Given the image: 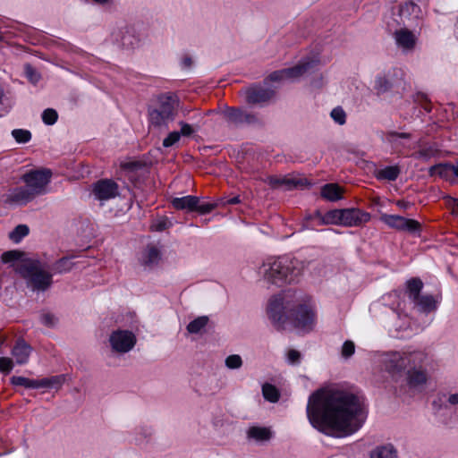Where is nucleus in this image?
Here are the masks:
<instances>
[{
    "mask_svg": "<svg viewBox=\"0 0 458 458\" xmlns=\"http://www.w3.org/2000/svg\"><path fill=\"white\" fill-rule=\"evenodd\" d=\"M307 415L314 428L336 437L353 434L366 419L364 404L359 396L334 389L313 393L309 398Z\"/></svg>",
    "mask_w": 458,
    "mask_h": 458,
    "instance_id": "obj_1",
    "label": "nucleus"
},
{
    "mask_svg": "<svg viewBox=\"0 0 458 458\" xmlns=\"http://www.w3.org/2000/svg\"><path fill=\"white\" fill-rule=\"evenodd\" d=\"M267 316L276 330H284L287 325H292L299 330L310 332L316 322L313 307L295 290L271 297Z\"/></svg>",
    "mask_w": 458,
    "mask_h": 458,
    "instance_id": "obj_2",
    "label": "nucleus"
},
{
    "mask_svg": "<svg viewBox=\"0 0 458 458\" xmlns=\"http://www.w3.org/2000/svg\"><path fill=\"white\" fill-rule=\"evenodd\" d=\"M259 272L267 284L284 287L300 281L302 264L298 259L287 256L268 258L263 262Z\"/></svg>",
    "mask_w": 458,
    "mask_h": 458,
    "instance_id": "obj_3",
    "label": "nucleus"
},
{
    "mask_svg": "<svg viewBox=\"0 0 458 458\" xmlns=\"http://www.w3.org/2000/svg\"><path fill=\"white\" fill-rule=\"evenodd\" d=\"M17 273L28 281L33 290L44 292L47 290L52 283V274L47 271L41 262L38 259L24 260L18 267Z\"/></svg>",
    "mask_w": 458,
    "mask_h": 458,
    "instance_id": "obj_4",
    "label": "nucleus"
},
{
    "mask_svg": "<svg viewBox=\"0 0 458 458\" xmlns=\"http://www.w3.org/2000/svg\"><path fill=\"white\" fill-rule=\"evenodd\" d=\"M424 360L425 354L420 352H394L386 354L385 365L389 373L396 375L403 372L407 373L408 369L422 365Z\"/></svg>",
    "mask_w": 458,
    "mask_h": 458,
    "instance_id": "obj_5",
    "label": "nucleus"
},
{
    "mask_svg": "<svg viewBox=\"0 0 458 458\" xmlns=\"http://www.w3.org/2000/svg\"><path fill=\"white\" fill-rule=\"evenodd\" d=\"M176 114L174 101L169 97H162L158 106L148 111L149 123L154 127L167 128L174 121Z\"/></svg>",
    "mask_w": 458,
    "mask_h": 458,
    "instance_id": "obj_6",
    "label": "nucleus"
},
{
    "mask_svg": "<svg viewBox=\"0 0 458 458\" xmlns=\"http://www.w3.org/2000/svg\"><path fill=\"white\" fill-rule=\"evenodd\" d=\"M51 177L52 171L50 169L41 168L25 173L21 180L36 196H39L46 193Z\"/></svg>",
    "mask_w": 458,
    "mask_h": 458,
    "instance_id": "obj_7",
    "label": "nucleus"
},
{
    "mask_svg": "<svg viewBox=\"0 0 458 458\" xmlns=\"http://www.w3.org/2000/svg\"><path fill=\"white\" fill-rule=\"evenodd\" d=\"M135 335L129 330H116L109 336L112 350L115 352L125 353L136 344Z\"/></svg>",
    "mask_w": 458,
    "mask_h": 458,
    "instance_id": "obj_8",
    "label": "nucleus"
},
{
    "mask_svg": "<svg viewBox=\"0 0 458 458\" xmlns=\"http://www.w3.org/2000/svg\"><path fill=\"white\" fill-rule=\"evenodd\" d=\"M221 114L227 123L237 127L244 124H255L259 123V118L256 114L240 108L226 106L221 111Z\"/></svg>",
    "mask_w": 458,
    "mask_h": 458,
    "instance_id": "obj_9",
    "label": "nucleus"
},
{
    "mask_svg": "<svg viewBox=\"0 0 458 458\" xmlns=\"http://www.w3.org/2000/svg\"><path fill=\"white\" fill-rule=\"evenodd\" d=\"M380 219L388 226L400 231L415 233L420 229V224L417 220L405 218L397 215L383 214Z\"/></svg>",
    "mask_w": 458,
    "mask_h": 458,
    "instance_id": "obj_10",
    "label": "nucleus"
},
{
    "mask_svg": "<svg viewBox=\"0 0 458 458\" xmlns=\"http://www.w3.org/2000/svg\"><path fill=\"white\" fill-rule=\"evenodd\" d=\"M380 219L388 226L400 231L415 233L420 229V224L417 220L405 218L397 215L383 214Z\"/></svg>",
    "mask_w": 458,
    "mask_h": 458,
    "instance_id": "obj_11",
    "label": "nucleus"
},
{
    "mask_svg": "<svg viewBox=\"0 0 458 458\" xmlns=\"http://www.w3.org/2000/svg\"><path fill=\"white\" fill-rule=\"evenodd\" d=\"M114 39L120 43L123 47H134L139 43V36L133 26L123 25L113 31Z\"/></svg>",
    "mask_w": 458,
    "mask_h": 458,
    "instance_id": "obj_12",
    "label": "nucleus"
},
{
    "mask_svg": "<svg viewBox=\"0 0 458 458\" xmlns=\"http://www.w3.org/2000/svg\"><path fill=\"white\" fill-rule=\"evenodd\" d=\"M93 193L101 201L108 200L118 195V185L112 180H99L94 183Z\"/></svg>",
    "mask_w": 458,
    "mask_h": 458,
    "instance_id": "obj_13",
    "label": "nucleus"
},
{
    "mask_svg": "<svg viewBox=\"0 0 458 458\" xmlns=\"http://www.w3.org/2000/svg\"><path fill=\"white\" fill-rule=\"evenodd\" d=\"M341 225L344 226H360L369 221L370 215L368 212L359 208H344L342 209Z\"/></svg>",
    "mask_w": 458,
    "mask_h": 458,
    "instance_id": "obj_14",
    "label": "nucleus"
},
{
    "mask_svg": "<svg viewBox=\"0 0 458 458\" xmlns=\"http://www.w3.org/2000/svg\"><path fill=\"white\" fill-rule=\"evenodd\" d=\"M37 196L26 185L11 191L5 199L8 204L25 205L33 200Z\"/></svg>",
    "mask_w": 458,
    "mask_h": 458,
    "instance_id": "obj_15",
    "label": "nucleus"
},
{
    "mask_svg": "<svg viewBox=\"0 0 458 458\" xmlns=\"http://www.w3.org/2000/svg\"><path fill=\"white\" fill-rule=\"evenodd\" d=\"M275 96V90L268 88L253 87L247 90L246 100L249 104H262Z\"/></svg>",
    "mask_w": 458,
    "mask_h": 458,
    "instance_id": "obj_16",
    "label": "nucleus"
},
{
    "mask_svg": "<svg viewBox=\"0 0 458 458\" xmlns=\"http://www.w3.org/2000/svg\"><path fill=\"white\" fill-rule=\"evenodd\" d=\"M394 38L398 47L404 51L412 50L415 47L417 38L407 29H401L394 32Z\"/></svg>",
    "mask_w": 458,
    "mask_h": 458,
    "instance_id": "obj_17",
    "label": "nucleus"
},
{
    "mask_svg": "<svg viewBox=\"0 0 458 458\" xmlns=\"http://www.w3.org/2000/svg\"><path fill=\"white\" fill-rule=\"evenodd\" d=\"M25 252L19 250H12L4 251L1 255V260L4 264H9L13 267L17 273L18 267L23 263L24 260H32L25 257Z\"/></svg>",
    "mask_w": 458,
    "mask_h": 458,
    "instance_id": "obj_18",
    "label": "nucleus"
},
{
    "mask_svg": "<svg viewBox=\"0 0 458 458\" xmlns=\"http://www.w3.org/2000/svg\"><path fill=\"white\" fill-rule=\"evenodd\" d=\"M31 352V347L23 339H18L12 349V354L17 364H25Z\"/></svg>",
    "mask_w": 458,
    "mask_h": 458,
    "instance_id": "obj_19",
    "label": "nucleus"
},
{
    "mask_svg": "<svg viewBox=\"0 0 458 458\" xmlns=\"http://www.w3.org/2000/svg\"><path fill=\"white\" fill-rule=\"evenodd\" d=\"M316 63L317 62L314 60L304 61L293 67L284 69V72L287 76V79H295L313 68L316 65Z\"/></svg>",
    "mask_w": 458,
    "mask_h": 458,
    "instance_id": "obj_20",
    "label": "nucleus"
},
{
    "mask_svg": "<svg viewBox=\"0 0 458 458\" xmlns=\"http://www.w3.org/2000/svg\"><path fill=\"white\" fill-rule=\"evenodd\" d=\"M198 203H199V199L191 195L184 196L182 198H174L172 200L173 207L178 210L186 209L188 211H195Z\"/></svg>",
    "mask_w": 458,
    "mask_h": 458,
    "instance_id": "obj_21",
    "label": "nucleus"
},
{
    "mask_svg": "<svg viewBox=\"0 0 458 458\" xmlns=\"http://www.w3.org/2000/svg\"><path fill=\"white\" fill-rule=\"evenodd\" d=\"M268 183L272 187L276 188L281 185H284L287 190L301 187L307 183V180L296 179V178H276L269 177Z\"/></svg>",
    "mask_w": 458,
    "mask_h": 458,
    "instance_id": "obj_22",
    "label": "nucleus"
},
{
    "mask_svg": "<svg viewBox=\"0 0 458 458\" xmlns=\"http://www.w3.org/2000/svg\"><path fill=\"white\" fill-rule=\"evenodd\" d=\"M407 382L411 387H416L423 385L427 381V374L424 369H421V365L415 369H408Z\"/></svg>",
    "mask_w": 458,
    "mask_h": 458,
    "instance_id": "obj_23",
    "label": "nucleus"
},
{
    "mask_svg": "<svg viewBox=\"0 0 458 458\" xmlns=\"http://www.w3.org/2000/svg\"><path fill=\"white\" fill-rule=\"evenodd\" d=\"M321 196L330 201H336L342 199V189L335 183H327L321 189Z\"/></svg>",
    "mask_w": 458,
    "mask_h": 458,
    "instance_id": "obj_24",
    "label": "nucleus"
},
{
    "mask_svg": "<svg viewBox=\"0 0 458 458\" xmlns=\"http://www.w3.org/2000/svg\"><path fill=\"white\" fill-rule=\"evenodd\" d=\"M160 252L155 246H148L141 257L144 266L151 267L158 263Z\"/></svg>",
    "mask_w": 458,
    "mask_h": 458,
    "instance_id": "obj_25",
    "label": "nucleus"
},
{
    "mask_svg": "<svg viewBox=\"0 0 458 458\" xmlns=\"http://www.w3.org/2000/svg\"><path fill=\"white\" fill-rule=\"evenodd\" d=\"M454 165L444 163L431 166L428 169L430 176L438 175L441 178L448 180L453 175Z\"/></svg>",
    "mask_w": 458,
    "mask_h": 458,
    "instance_id": "obj_26",
    "label": "nucleus"
},
{
    "mask_svg": "<svg viewBox=\"0 0 458 458\" xmlns=\"http://www.w3.org/2000/svg\"><path fill=\"white\" fill-rule=\"evenodd\" d=\"M413 302L421 312L429 313L437 309V301L432 295H420Z\"/></svg>",
    "mask_w": 458,
    "mask_h": 458,
    "instance_id": "obj_27",
    "label": "nucleus"
},
{
    "mask_svg": "<svg viewBox=\"0 0 458 458\" xmlns=\"http://www.w3.org/2000/svg\"><path fill=\"white\" fill-rule=\"evenodd\" d=\"M342 209H333L327 212L325 215L318 214L320 219V225H341Z\"/></svg>",
    "mask_w": 458,
    "mask_h": 458,
    "instance_id": "obj_28",
    "label": "nucleus"
},
{
    "mask_svg": "<svg viewBox=\"0 0 458 458\" xmlns=\"http://www.w3.org/2000/svg\"><path fill=\"white\" fill-rule=\"evenodd\" d=\"M423 283L420 278L414 277L407 281L408 295L411 301L419 299Z\"/></svg>",
    "mask_w": 458,
    "mask_h": 458,
    "instance_id": "obj_29",
    "label": "nucleus"
},
{
    "mask_svg": "<svg viewBox=\"0 0 458 458\" xmlns=\"http://www.w3.org/2000/svg\"><path fill=\"white\" fill-rule=\"evenodd\" d=\"M399 174L400 168L396 165H390L377 171L376 177L378 180L395 181Z\"/></svg>",
    "mask_w": 458,
    "mask_h": 458,
    "instance_id": "obj_30",
    "label": "nucleus"
},
{
    "mask_svg": "<svg viewBox=\"0 0 458 458\" xmlns=\"http://www.w3.org/2000/svg\"><path fill=\"white\" fill-rule=\"evenodd\" d=\"M65 377L64 375L53 376L38 379V388H60L64 383Z\"/></svg>",
    "mask_w": 458,
    "mask_h": 458,
    "instance_id": "obj_31",
    "label": "nucleus"
},
{
    "mask_svg": "<svg viewBox=\"0 0 458 458\" xmlns=\"http://www.w3.org/2000/svg\"><path fill=\"white\" fill-rule=\"evenodd\" d=\"M396 451L393 445H382L371 452L370 458H394Z\"/></svg>",
    "mask_w": 458,
    "mask_h": 458,
    "instance_id": "obj_32",
    "label": "nucleus"
},
{
    "mask_svg": "<svg viewBox=\"0 0 458 458\" xmlns=\"http://www.w3.org/2000/svg\"><path fill=\"white\" fill-rule=\"evenodd\" d=\"M262 394L264 398L270 403H276L280 398L278 389L269 383H265L262 386Z\"/></svg>",
    "mask_w": 458,
    "mask_h": 458,
    "instance_id": "obj_33",
    "label": "nucleus"
},
{
    "mask_svg": "<svg viewBox=\"0 0 458 458\" xmlns=\"http://www.w3.org/2000/svg\"><path fill=\"white\" fill-rule=\"evenodd\" d=\"M248 437L259 441H265L270 438L271 433L267 428L251 427L248 430Z\"/></svg>",
    "mask_w": 458,
    "mask_h": 458,
    "instance_id": "obj_34",
    "label": "nucleus"
},
{
    "mask_svg": "<svg viewBox=\"0 0 458 458\" xmlns=\"http://www.w3.org/2000/svg\"><path fill=\"white\" fill-rule=\"evenodd\" d=\"M208 318L207 316H200L190 322L187 326V330L191 334L200 333L201 330L208 325Z\"/></svg>",
    "mask_w": 458,
    "mask_h": 458,
    "instance_id": "obj_35",
    "label": "nucleus"
},
{
    "mask_svg": "<svg viewBox=\"0 0 458 458\" xmlns=\"http://www.w3.org/2000/svg\"><path fill=\"white\" fill-rule=\"evenodd\" d=\"M10 380L13 386H24L25 388H38V380L30 379L21 376H13Z\"/></svg>",
    "mask_w": 458,
    "mask_h": 458,
    "instance_id": "obj_36",
    "label": "nucleus"
},
{
    "mask_svg": "<svg viewBox=\"0 0 458 458\" xmlns=\"http://www.w3.org/2000/svg\"><path fill=\"white\" fill-rule=\"evenodd\" d=\"M73 267V263L72 262L70 258H62L59 260H57L54 266L53 270L55 273H66L70 271Z\"/></svg>",
    "mask_w": 458,
    "mask_h": 458,
    "instance_id": "obj_37",
    "label": "nucleus"
},
{
    "mask_svg": "<svg viewBox=\"0 0 458 458\" xmlns=\"http://www.w3.org/2000/svg\"><path fill=\"white\" fill-rule=\"evenodd\" d=\"M28 233L29 227L25 225H19L10 233L9 237L13 242L17 243Z\"/></svg>",
    "mask_w": 458,
    "mask_h": 458,
    "instance_id": "obj_38",
    "label": "nucleus"
},
{
    "mask_svg": "<svg viewBox=\"0 0 458 458\" xmlns=\"http://www.w3.org/2000/svg\"><path fill=\"white\" fill-rule=\"evenodd\" d=\"M438 153V149L435 145L422 147L416 154V157L425 160L430 159Z\"/></svg>",
    "mask_w": 458,
    "mask_h": 458,
    "instance_id": "obj_39",
    "label": "nucleus"
},
{
    "mask_svg": "<svg viewBox=\"0 0 458 458\" xmlns=\"http://www.w3.org/2000/svg\"><path fill=\"white\" fill-rule=\"evenodd\" d=\"M12 136L18 143H27L31 139V133L28 130L14 129L12 131Z\"/></svg>",
    "mask_w": 458,
    "mask_h": 458,
    "instance_id": "obj_40",
    "label": "nucleus"
},
{
    "mask_svg": "<svg viewBox=\"0 0 458 458\" xmlns=\"http://www.w3.org/2000/svg\"><path fill=\"white\" fill-rule=\"evenodd\" d=\"M58 118L57 112L53 108H47L42 113V120L47 125H53Z\"/></svg>",
    "mask_w": 458,
    "mask_h": 458,
    "instance_id": "obj_41",
    "label": "nucleus"
},
{
    "mask_svg": "<svg viewBox=\"0 0 458 458\" xmlns=\"http://www.w3.org/2000/svg\"><path fill=\"white\" fill-rule=\"evenodd\" d=\"M332 119L340 125L346 122V114L341 106L335 107L330 114Z\"/></svg>",
    "mask_w": 458,
    "mask_h": 458,
    "instance_id": "obj_42",
    "label": "nucleus"
},
{
    "mask_svg": "<svg viewBox=\"0 0 458 458\" xmlns=\"http://www.w3.org/2000/svg\"><path fill=\"white\" fill-rule=\"evenodd\" d=\"M225 365L231 369H239L242 365V360L240 355L232 354L225 359Z\"/></svg>",
    "mask_w": 458,
    "mask_h": 458,
    "instance_id": "obj_43",
    "label": "nucleus"
},
{
    "mask_svg": "<svg viewBox=\"0 0 458 458\" xmlns=\"http://www.w3.org/2000/svg\"><path fill=\"white\" fill-rule=\"evenodd\" d=\"M26 77L32 83H37L40 80V74L30 64L24 65Z\"/></svg>",
    "mask_w": 458,
    "mask_h": 458,
    "instance_id": "obj_44",
    "label": "nucleus"
},
{
    "mask_svg": "<svg viewBox=\"0 0 458 458\" xmlns=\"http://www.w3.org/2000/svg\"><path fill=\"white\" fill-rule=\"evenodd\" d=\"M355 352V344L352 341L347 340L344 343L341 350V355L344 359L350 358Z\"/></svg>",
    "mask_w": 458,
    "mask_h": 458,
    "instance_id": "obj_45",
    "label": "nucleus"
},
{
    "mask_svg": "<svg viewBox=\"0 0 458 458\" xmlns=\"http://www.w3.org/2000/svg\"><path fill=\"white\" fill-rule=\"evenodd\" d=\"M181 138V133L179 131H172L170 132L166 138L163 140V146L165 148H169L174 145L176 142L179 141Z\"/></svg>",
    "mask_w": 458,
    "mask_h": 458,
    "instance_id": "obj_46",
    "label": "nucleus"
},
{
    "mask_svg": "<svg viewBox=\"0 0 458 458\" xmlns=\"http://www.w3.org/2000/svg\"><path fill=\"white\" fill-rule=\"evenodd\" d=\"M13 367V360L7 357L0 358V371L9 373Z\"/></svg>",
    "mask_w": 458,
    "mask_h": 458,
    "instance_id": "obj_47",
    "label": "nucleus"
},
{
    "mask_svg": "<svg viewBox=\"0 0 458 458\" xmlns=\"http://www.w3.org/2000/svg\"><path fill=\"white\" fill-rule=\"evenodd\" d=\"M390 83L389 81L384 78V77H378L376 80V89L378 92H385L389 89Z\"/></svg>",
    "mask_w": 458,
    "mask_h": 458,
    "instance_id": "obj_48",
    "label": "nucleus"
},
{
    "mask_svg": "<svg viewBox=\"0 0 458 458\" xmlns=\"http://www.w3.org/2000/svg\"><path fill=\"white\" fill-rule=\"evenodd\" d=\"M41 322L47 327H53L56 324L57 318L50 313H44L40 317Z\"/></svg>",
    "mask_w": 458,
    "mask_h": 458,
    "instance_id": "obj_49",
    "label": "nucleus"
},
{
    "mask_svg": "<svg viewBox=\"0 0 458 458\" xmlns=\"http://www.w3.org/2000/svg\"><path fill=\"white\" fill-rule=\"evenodd\" d=\"M287 360L291 364H298L301 360V353L297 350L291 349L287 352Z\"/></svg>",
    "mask_w": 458,
    "mask_h": 458,
    "instance_id": "obj_50",
    "label": "nucleus"
},
{
    "mask_svg": "<svg viewBox=\"0 0 458 458\" xmlns=\"http://www.w3.org/2000/svg\"><path fill=\"white\" fill-rule=\"evenodd\" d=\"M216 205L211 203L197 204L195 211H199L201 214H207L211 212L215 208Z\"/></svg>",
    "mask_w": 458,
    "mask_h": 458,
    "instance_id": "obj_51",
    "label": "nucleus"
},
{
    "mask_svg": "<svg viewBox=\"0 0 458 458\" xmlns=\"http://www.w3.org/2000/svg\"><path fill=\"white\" fill-rule=\"evenodd\" d=\"M286 77L287 76L284 74V69H282L272 72L268 78L271 81H280L287 79Z\"/></svg>",
    "mask_w": 458,
    "mask_h": 458,
    "instance_id": "obj_52",
    "label": "nucleus"
},
{
    "mask_svg": "<svg viewBox=\"0 0 458 458\" xmlns=\"http://www.w3.org/2000/svg\"><path fill=\"white\" fill-rule=\"evenodd\" d=\"M180 125L181 131L179 132L181 133V136L182 135L188 137L193 133L194 131L190 124L181 122Z\"/></svg>",
    "mask_w": 458,
    "mask_h": 458,
    "instance_id": "obj_53",
    "label": "nucleus"
},
{
    "mask_svg": "<svg viewBox=\"0 0 458 458\" xmlns=\"http://www.w3.org/2000/svg\"><path fill=\"white\" fill-rule=\"evenodd\" d=\"M419 10H420V7L412 2L406 3L403 6L401 7L402 13L407 11V12H411L414 13Z\"/></svg>",
    "mask_w": 458,
    "mask_h": 458,
    "instance_id": "obj_54",
    "label": "nucleus"
},
{
    "mask_svg": "<svg viewBox=\"0 0 458 458\" xmlns=\"http://www.w3.org/2000/svg\"><path fill=\"white\" fill-rule=\"evenodd\" d=\"M447 204L452 208L453 214L458 216V199L448 198Z\"/></svg>",
    "mask_w": 458,
    "mask_h": 458,
    "instance_id": "obj_55",
    "label": "nucleus"
},
{
    "mask_svg": "<svg viewBox=\"0 0 458 458\" xmlns=\"http://www.w3.org/2000/svg\"><path fill=\"white\" fill-rule=\"evenodd\" d=\"M387 137L388 138L398 137V138H401V139H409V138H411V134L410 133H406V132L389 131L387 133Z\"/></svg>",
    "mask_w": 458,
    "mask_h": 458,
    "instance_id": "obj_56",
    "label": "nucleus"
},
{
    "mask_svg": "<svg viewBox=\"0 0 458 458\" xmlns=\"http://www.w3.org/2000/svg\"><path fill=\"white\" fill-rule=\"evenodd\" d=\"M448 402L454 405L458 404V393L450 394Z\"/></svg>",
    "mask_w": 458,
    "mask_h": 458,
    "instance_id": "obj_57",
    "label": "nucleus"
},
{
    "mask_svg": "<svg viewBox=\"0 0 458 458\" xmlns=\"http://www.w3.org/2000/svg\"><path fill=\"white\" fill-rule=\"evenodd\" d=\"M182 64H183V66H184L185 68H190V67L191 66V64H192V60H191V57H188V56L184 57V58L182 59Z\"/></svg>",
    "mask_w": 458,
    "mask_h": 458,
    "instance_id": "obj_58",
    "label": "nucleus"
},
{
    "mask_svg": "<svg viewBox=\"0 0 458 458\" xmlns=\"http://www.w3.org/2000/svg\"><path fill=\"white\" fill-rule=\"evenodd\" d=\"M166 228V222L165 221H162V222H159L157 225H156V230L157 231H163Z\"/></svg>",
    "mask_w": 458,
    "mask_h": 458,
    "instance_id": "obj_59",
    "label": "nucleus"
},
{
    "mask_svg": "<svg viewBox=\"0 0 458 458\" xmlns=\"http://www.w3.org/2000/svg\"><path fill=\"white\" fill-rule=\"evenodd\" d=\"M240 202H241V200H240V198L238 196L231 198V199H229L227 200V203L230 204V205L238 204Z\"/></svg>",
    "mask_w": 458,
    "mask_h": 458,
    "instance_id": "obj_60",
    "label": "nucleus"
},
{
    "mask_svg": "<svg viewBox=\"0 0 458 458\" xmlns=\"http://www.w3.org/2000/svg\"><path fill=\"white\" fill-rule=\"evenodd\" d=\"M396 204L401 208H407L409 207V203L403 200H398Z\"/></svg>",
    "mask_w": 458,
    "mask_h": 458,
    "instance_id": "obj_61",
    "label": "nucleus"
},
{
    "mask_svg": "<svg viewBox=\"0 0 458 458\" xmlns=\"http://www.w3.org/2000/svg\"><path fill=\"white\" fill-rule=\"evenodd\" d=\"M453 174H454L455 176L458 177V164L457 165H454Z\"/></svg>",
    "mask_w": 458,
    "mask_h": 458,
    "instance_id": "obj_62",
    "label": "nucleus"
},
{
    "mask_svg": "<svg viewBox=\"0 0 458 458\" xmlns=\"http://www.w3.org/2000/svg\"><path fill=\"white\" fill-rule=\"evenodd\" d=\"M94 2L96 3H98V4H105L106 3L108 0H93Z\"/></svg>",
    "mask_w": 458,
    "mask_h": 458,
    "instance_id": "obj_63",
    "label": "nucleus"
}]
</instances>
